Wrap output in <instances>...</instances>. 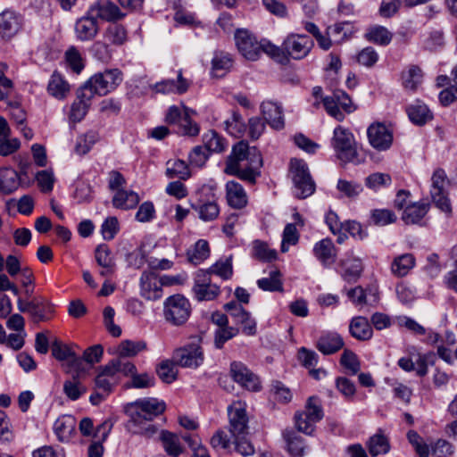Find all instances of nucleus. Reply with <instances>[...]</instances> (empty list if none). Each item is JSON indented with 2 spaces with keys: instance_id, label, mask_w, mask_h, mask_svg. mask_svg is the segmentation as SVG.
I'll list each match as a JSON object with an SVG mask.
<instances>
[{
  "instance_id": "nucleus-14",
  "label": "nucleus",
  "mask_w": 457,
  "mask_h": 457,
  "mask_svg": "<svg viewBox=\"0 0 457 457\" xmlns=\"http://www.w3.org/2000/svg\"><path fill=\"white\" fill-rule=\"evenodd\" d=\"M230 375L235 382L249 391L261 389L259 378L241 361L231 362Z\"/></svg>"
},
{
  "instance_id": "nucleus-52",
  "label": "nucleus",
  "mask_w": 457,
  "mask_h": 457,
  "mask_svg": "<svg viewBox=\"0 0 457 457\" xmlns=\"http://www.w3.org/2000/svg\"><path fill=\"white\" fill-rule=\"evenodd\" d=\"M303 411L306 413L309 420L312 421L315 425L317 422L320 421L324 416L321 403L320 399L315 396L308 398Z\"/></svg>"
},
{
  "instance_id": "nucleus-48",
  "label": "nucleus",
  "mask_w": 457,
  "mask_h": 457,
  "mask_svg": "<svg viewBox=\"0 0 457 457\" xmlns=\"http://www.w3.org/2000/svg\"><path fill=\"white\" fill-rule=\"evenodd\" d=\"M204 148L209 152L220 153L225 150L226 140L215 130H209L203 136Z\"/></svg>"
},
{
  "instance_id": "nucleus-13",
  "label": "nucleus",
  "mask_w": 457,
  "mask_h": 457,
  "mask_svg": "<svg viewBox=\"0 0 457 457\" xmlns=\"http://www.w3.org/2000/svg\"><path fill=\"white\" fill-rule=\"evenodd\" d=\"M367 136L370 145L377 151H386L393 143V132L381 122L369 126Z\"/></svg>"
},
{
  "instance_id": "nucleus-5",
  "label": "nucleus",
  "mask_w": 457,
  "mask_h": 457,
  "mask_svg": "<svg viewBox=\"0 0 457 457\" xmlns=\"http://www.w3.org/2000/svg\"><path fill=\"white\" fill-rule=\"evenodd\" d=\"M290 167L295 195L300 199L312 195L315 191V183L307 164L302 160L294 159L291 161Z\"/></svg>"
},
{
  "instance_id": "nucleus-16",
  "label": "nucleus",
  "mask_w": 457,
  "mask_h": 457,
  "mask_svg": "<svg viewBox=\"0 0 457 457\" xmlns=\"http://www.w3.org/2000/svg\"><path fill=\"white\" fill-rule=\"evenodd\" d=\"M174 362L184 368H197L204 361V353L197 345H188L173 353Z\"/></svg>"
},
{
  "instance_id": "nucleus-53",
  "label": "nucleus",
  "mask_w": 457,
  "mask_h": 457,
  "mask_svg": "<svg viewBox=\"0 0 457 457\" xmlns=\"http://www.w3.org/2000/svg\"><path fill=\"white\" fill-rule=\"evenodd\" d=\"M98 136L94 131H88L78 137L75 144V152L79 155H84L90 151L94 144L97 141Z\"/></svg>"
},
{
  "instance_id": "nucleus-59",
  "label": "nucleus",
  "mask_w": 457,
  "mask_h": 457,
  "mask_svg": "<svg viewBox=\"0 0 457 457\" xmlns=\"http://www.w3.org/2000/svg\"><path fill=\"white\" fill-rule=\"evenodd\" d=\"M337 188L348 198L356 197L362 191V186L360 183L348 181L345 179H339L337 185Z\"/></svg>"
},
{
  "instance_id": "nucleus-38",
  "label": "nucleus",
  "mask_w": 457,
  "mask_h": 457,
  "mask_svg": "<svg viewBox=\"0 0 457 457\" xmlns=\"http://www.w3.org/2000/svg\"><path fill=\"white\" fill-rule=\"evenodd\" d=\"M415 265L411 253H403L395 257L391 264V271L396 277H404Z\"/></svg>"
},
{
  "instance_id": "nucleus-15",
  "label": "nucleus",
  "mask_w": 457,
  "mask_h": 457,
  "mask_svg": "<svg viewBox=\"0 0 457 457\" xmlns=\"http://www.w3.org/2000/svg\"><path fill=\"white\" fill-rule=\"evenodd\" d=\"M51 350L56 360L65 362L67 372L71 370L79 372L84 370L82 368V359L77 356L69 345L62 344L60 340L54 339Z\"/></svg>"
},
{
  "instance_id": "nucleus-18",
  "label": "nucleus",
  "mask_w": 457,
  "mask_h": 457,
  "mask_svg": "<svg viewBox=\"0 0 457 457\" xmlns=\"http://www.w3.org/2000/svg\"><path fill=\"white\" fill-rule=\"evenodd\" d=\"M22 16L12 11L6 9L0 13V37L9 40L13 37L22 28Z\"/></svg>"
},
{
  "instance_id": "nucleus-28",
  "label": "nucleus",
  "mask_w": 457,
  "mask_h": 457,
  "mask_svg": "<svg viewBox=\"0 0 457 457\" xmlns=\"http://www.w3.org/2000/svg\"><path fill=\"white\" fill-rule=\"evenodd\" d=\"M313 253L324 266L330 265L336 261L337 250L330 238H324L317 242L313 247Z\"/></svg>"
},
{
  "instance_id": "nucleus-25",
  "label": "nucleus",
  "mask_w": 457,
  "mask_h": 457,
  "mask_svg": "<svg viewBox=\"0 0 457 457\" xmlns=\"http://www.w3.org/2000/svg\"><path fill=\"white\" fill-rule=\"evenodd\" d=\"M423 71L415 64L408 65L401 73L402 86L407 91L415 92L423 82Z\"/></svg>"
},
{
  "instance_id": "nucleus-2",
  "label": "nucleus",
  "mask_w": 457,
  "mask_h": 457,
  "mask_svg": "<svg viewBox=\"0 0 457 457\" xmlns=\"http://www.w3.org/2000/svg\"><path fill=\"white\" fill-rule=\"evenodd\" d=\"M330 144L336 157L341 162L360 164L364 161L359 154L355 137L348 129L342 126L336 127Z\"/></svg>"
},
{
  "instance_id": "nucleus-41",
  "label": "nucleus",
  "mask_w": 457,
  "mask_h": 457,
  "mask_svg": "<svg viewBox=\"0 0 457 457\" xmlns=\"http://www.w3.org/2000/svg\"><path fill=\"white\" fill-rule=\"evenodd\" d=\"M165 173L169 179L186 180L190 177L187 164L180 159L169 160L166 163Z\"/></svg>"
},
{
  "instance_id": "nucleus-45",
  "label": "nucleus",
  "mask_w": 457,
  "mask_h": 457,
  "mask_svg": "<svg viewBox=\"0 0 457 457\" xmlns=\"http://www.w3.org/2000/svg\"><path fill=\"white\" fill-rule=\"evenodd\" d=\"M257 285L263 291L282 292L283 283L280 271L278 270H271L268 278L258 279Z\"/></svg>"
},
{
  "instance_id": "nucleus-46",
  "label": "nucleus",
  "mask_w": 457,
  "mask_h": 457,
  "mask_svg": "<svg viewBox=\"0 0 457 457\" xmlns=\"http://www.w3.org/2000/svg\"><path fill=\"white\" fill-rule=\"evenodd\" d=\"M225 129L235 137H242L246 130V126L240 113L233 112L231 116L224 121Z\"/></svg>"
},
{
  "instance_id": "nucleus-30",
  "label": "nucleus",
  "mask_w": 457,
  "mask_h": 457,
  "mask_svg": "<svg viewBox=\"0 0 457 457\" xmlns=\"http://www.w3.org/2000/svg\"><path fill=\"white\" fill-rule=\"evenodd\" d=\"M349 332L353 337L360 341L370 340L373 336V330L368 319L362 316L352 319Z\"/></svg>"
},
{
  "instance_id": "nucleus-10",
  "label": "nucleus",
  "mask_w": 457,
  "mask_h": 457,
  "mask_svg": "<svg viewBox=\"0 0 457 457\" xmlns=\"http://www.w3.org/2000/svg\"><path fill=\"white\" fill-rule=\"evenodd\" d=\"M313 46V40L309 36L291 33L284 39L282 50L291 58L301 60L309 54Z\"/></svg>"
},
{
  "instance_id": "nucleus-34",
  "label": "nucleus",
  "mask_w": 457,
  "mask_h": 457,
  "mask_svg": "<svg viewBox=\"0 0 457 457\" xmlns=\"http://www.w3.org/2000/svg\"><path fill=\"white\" fill-rule=\"evenodd\" d=\"M341 275L347 282L355 281L362 270L361 261L358 258L348 256L341 262Z\"/></svg>"
},
{
  "instance_id": "nucleus-24",
  "label": "nucleus",
  "mask_w": 457,
  "mask_h": 457,
  "mask_svg": "<svg viewBox=\"0 0 457 457\" xmlns=\"http://www.w3.org/2000/svg\"><path fill=\"white\" fill-rule=\"evenodd\" d=\"M112 423L105 420L96 428L94 437L96 441L92 442L87 449L88 457H102L104 453L103 442H104L112 429Z\"/></svg>"
},
{
  "instance_id": "nucleus-3",
  "label": "nucleus",
  "mask_w": 457,
  "mask_h": 457,
  "mask_svg": "<svg viewBox=\"0 0 457 457\" xmlns=\"http://www.w3.org/2000/svg\"><path fill=\"white\" fill-rule=\"evenodd\" d=\"M235 41L240 54L247 60L256 61L262 52L276 56L280 49L270 42H258L255 37L246 29H237Z\"/></svg>"
},
{
  "instance_id": "nucleus-27",
  "label": "nucleus",
  "mask_w": 457,
  "mask_h": 457,
  "mask_svg": "<svg viewBox=\"0 0 457 457\" xmlns=\"http://www.w3.org/2000/svg\"><path fill=\"white\" fill-rule=\"evenodd\" d=\"M90 13L108 21L120 20L125 16L115 4L108 0L99 1L95 6L91 7Z\"/></svg>"
},
{
  "instance_id": "nucleus-31",
  "label": "nucleus",
  "mask_w": 457,
  "mask_h": 457,
  "mask_svg": "<svg viewBox=\"0 0 457 457\" xmlns=\"http://www.w3.org/2000/svg\"><path fill=\"white\" fill-rule=\"evenodd\" d=\"M429 204L425 202H417L408 204L403 212L402 220L405 224H419L426 216Z\"/></svg>"
},
{
  "instance_id": "nucleus-54",
  "label": "nucleus",
  "mask_w": 457,
  "mask_h": 457,
  "mask_svg": "<svg viewBox=\"0 0 457 457\" xmlns=\"http://www.w3.org/2000/svg\"><path fill=\"white\" fill-rule=\"evenodd\" d=\"M406 436L419 457L429 456L428 445L424 442L423 438L415 430H409Z\"/></svg>"
},
{
  "instance_id": "nucleus-12",
  "label": "nucleus",
  "mask_w": 457,
  "mask_h": 457,
  "mask_svg": "<svg viewBox=\"0 0 457 457\" xmlns=\"http://www.w3.org/2000/svg\"><path fill=\"white\" fill-rule=\"evenodd\" d=\"M448 180L444 170L437 169L431 178L430 195L436 205L445 212H451V205L446 195Z\"/></svg>"
},
{
  "instance_id": "nucleus-33",
  "label": "nucleus",
  "mask_w": 457,
  "mask_h": 457,
  "mask_svg": "<svg viewBox=\"0 0 457 457\" xmlns=\"http://www.w3.org/2000/svg\"><path fill=\"white\" fill-rule=\"evenodd\" d=\"M47 91L54 98L62 100L70 92V85L60 73L54 71L49 79Z\"/></svg>"
},
{
  "instance_id": "nucleus-56",
  "label": "nucleus",
  "mask_w": 457,
  "mask_h": 457,
  "mask_svg": "<svg viewBox=\"0 0 457 457\" xmlns=\"http://www.w3.org/2000/svg\"><path fill=\"white\" fill-rule=\"evenodd\" d=\"M340 363L351 375H356L361 370V362L357 355L347 349L342 353Z\"/></svg>"
},
{
  "instance_id": "nucleus-61",
  "label": "nucleus",
  "mask_w": 457,
  "mask_h": 457,
  "mask_svg": "<svg viewBox=\"0 0 457 457\" xmlns=\"http://www.w3.org/2000/svg\"><path fill=\"white\" fill-rule=\"evenodd\" d=\"M95 257L101 268H110L112 264H115L112 252L106 245H100L96 247Z\"/></svg>"
},
{
  "instance_id": "nucleus-26",
  "label": "nucleus",
  "mask_w": 457,
  "mask_h": 457,
  "mask_svg": "<svg viewBox=\"0 0 457 457\" xmlns=\"http://www.w3.org/2000/svg\"><path fill=\"white\" fill-rule=\"evenodd\" d=\"M226 197L229 206L242 209L247 204V195L241 184L234 180L226 184Z\"/></svg>"
},
{
  "instance_id": "nucleus-40",
  "label": "nucleus",
  "mask_w": 457,
  "mask_h": 457,
  "mask_svg": "<svg viewBox=\"0 0 457 457\" xmlns=\"http://www.w3.org/2000/svg\"><path fill=\"white\" fill-rule=\"evenodd\" d=\"M146 349L145 341L122 340L117 347V354L120 358H131Z\"/></svg>"
},
{
  "instance_id": "nucleus-39",
  "label": "nucleus",
  "mask_w": 457,
  "mask_h": 457,
  "mask_svg": "<svg viewBox=\"0 0 457 457\" xmlns=\"http://www.w3.org/2000/svg\"><path fill=\"white\" fill-rule=\"evenodd\" d=\"M365 38L379 46H387L392 41L393 34L386 27L374 25L367 29Z\"/></svg>"
},
{
  "instance_id": "nucleus-63",
  "label": "nucleus",
  "mask_w": 457,
  "mask_h": 457,
  "mask_svg": "<svg viewBox=\"0 0 457 457\" xmlns=\"http://www.w3.org/2000/svg\"><path fill=\"white\" fill-rule=\"evenodd\" d=\"M295 423L297 430L305 435L312 436L315 431L316 425L309 420L306 413L303 411H297L295 414Z\"/></svg>"
},
{
  "instance_id": "nucleus-47",
  "label": "nucleus",
  "mask_w": 457,
  "mask_h": 457,
  "mask_svg": "<svg viewBox=\"0 0 457 457\" xmlns=\"http://www.w3.org/2000/svg\"><path fill=\"white\" fill-rule=\"evenodd\" d=\"M369 452L372 456L386 454L390 450L388 438L380 431L372 436L368 443Z\"/></svg>"
},
{
  "instance_id": "nucleus-51",
  "label": "nucleus",
  "mask_w": 457,
  "mask_h": 457,
  "mask_svg": "<svg viewBox=\"0 0 457 457\" xmlns=\"http://www.w3.org/2000/svg\"><path fill=\"white\" fill-rule=\"evenodd\" d=\"M104 37L107 43L120 46L127 40V31L121 25L111 24L106 29Z\"/></svg>"
},
{
  "instance_id": "nucleus-55",
  "label": "nucleus",
  "mask_w": 457,
  "mask_h": 457,
  "mask_svg": "<svg viewBox=\"0 0 457 457\" xmlns=\"http://www.w3.org/2000/svg\"><path fill=\"white\" fill-rule=\"evenodd\" d=\"M175 364L170 361H163L156 368V373L163 382L171 383L176 379L178 370Z\"/></svg>"
},
{
  "instance_id": "nucleus-43",
  "label": "nucleus",
  "mask_w": 457,
  "mask_h": 457,
  "mask_svg": "<svg viewBox=\"0 0 457 457\" xmlns=\"http://www.w3.org/2000/svg\"><path fill=\"white\" fill-rule=\"evenodd\" d=\"M210 255V248L208 242L204 239L198 240L195 245L188 249L187 252V257L188 262L197 265L206 260Z\"/></svg>"
},
{
  "instance_id": "nucleus-35",
  "label": "nucleus",
  "mask_w": 457,
  "mask_h": 457,
  "mask_svg": "<svg viewBox=\"0 0 457 457\" xmlns=\"http://www.w3.org/2000/svg\"><path fill=\"white\" fill-rule=\"evenodd\" d=\"M283 437L287 444V449L293 457H303L305 445L303 439L297 432L287 429L283 432Z\"/></svg>"
},
{
  "instance_id": "nucleus-4",
  "label": "nucleus",
  "mask_w": 457,
  "mask_h": 457,
  "mask_svg": "<svg viewBox=\"0 0 457 457\" xmlns=\"http://www.w3.org/2000/svg\"><path fill=\"white\" fill-rule=\"evenodd\" d=\"M123 80L119 69L105 70L93 75L82 87L92 92V96H105L113 91Z\"/></svg>"
},
{
  "instance_id": "nucleus-7",
  "label": "nucleus",
  "mask_w": 457,
  "mask_h": 457,
  "mask_svg": "<svg viewBox=\"0 0 457 457\" xmlns=\"http://www.w3.org/2000/svg\"><path fill=\"white\" fill-rule=\"evenodd\" d=\"M228 430L231 437L243 438L249 434L248 416L246 403L242 401H234L228 406Z\"/></svg>"
},
{
  "instance_id": "nucleus-60",
  "label": "nucleus",
  "mask_w": 457,
  "mask_h": 457,
  "mask_svg": "<svg viewBox=\"0 0 457 457\" xmlns=\"http://www.w3.org/2000/svg\"><path fill=\"white\" fill-rule=\"evenodd\" d=\"M299 234L296 227L293 223H288L283 231V239L281 243V252L288 251L290 245H294L298 242Z\"/></svg>"
},
{
  "instance_id": "nucleus-8",
  "label": "nucleus",
  "mask_w": 457,
  "mask_h": 457,
  "mask_svg": "<svg viewBox=\"0 0 457 457\" xmlns=\"http://www.w3.org/2000/svg\"><path fill=\"white\" fill-rule=\"evenodd\" d=\"M17 307L21 312H28L33 322L36 323L49 320V314L53 312V305L41 295L35 296L30 300H23L19 297Z\"/></svg>"
},
{
  "instance_id": "nucleus-32",
  "label": "nucleus",
  "mask_w": 457,
  "mask_h": 457,
  "mask_svg": "<svg viewBox=\"0 0 457 457\" xmlns=\"http://www.w3.org/2000/svg\"><path fill=\"white\" fill-rule=\"evenodd\" d=\"M233 60L229 54L217 51L212 60V71L211 73L213 77L222 78L231 69Z\"/></svg>"
},
{
  "instance_id": "nucleus-1",
  "label": "nucleus",
  "mask_w": 457,
  "mask_h": 457,
  "mask_svg": "<svg viewBox=\"0 0 457 457\" xmlns=\"http://www.w3.org/2000/svg\"><path fill=\"white\" fill-rule=\"evenodd\" d=\"M262 157L256 147L250 148L248 143L242 140L236 144L226 162L225 172L236 176L250 184H254L261 175Z\"/></svg>"
},
{
  "instance_id": "nucleus-36",
  "label": "nucleus",
  "mask_w": 457,
  "mask_h": 457,
  "mask_svg": "<svg viewBox=\"0 0 457 457\" xmlns=\"http://www.w3.org/2000/svg\"><path fill=\"white\" fill-rule=\"evenodd\" d=\"M160 440L166 453L171 457H178L183 452L179 436L168 430H162Z\"/></svg>"
},
{
  "instance_id": "nucleus-29",
  "label": "nucleus",
  "mask_w": 457,
  "mask_h": 457,
  "mask_svg": "<svg viewBox=\"0 0 457 457\" xmlns=\"http://www.w3.org/2000/svg\"><path fill=\"white\" fill-rule=\"evenodd\" d=\"M344 346L343 338L337 333L329 332L322 335L317 341L316 347L323 354H333Z\"/></svg>"
},
{
  "instance_id": "nucleus-42",
  "label": "nucleus",
  "mask_w": 457,
  "mask_h": 457,
  "mask_svg": "<svg viewBox=\"0 0 457 457\" xmlns=\"http://www.w3.org/2000/svg\"><path fill=\"white\" fill-rule=\"evenodd\" d=\"M407 113L410 120L417 125H423L432 119V113L428 106L420 102L410 105Z\"/></svg>"
},
{
  "instance_id": "nucleus-21",
  "label": "nucleus",
  "mask_w": 457,
  "mask_h": 457,
  "mask_svg": "<svg viewBox=\"0 0 457 457\" xmlns=\"http://www.w3.org/2000/svg\"><path fill=\"white\" fill-rule=\"evenodd\" d=\"M99 29L97 19L93 13L79 19L75 23L76 37L80 41L92 40Z\"/></svg>"
},
{
  "instance_id": "nucleus-20",
  "label": "nucleus",
  "mask_w": 457,
  "mask_h": 457,
  "mask_svg": "<svg viewBox=\"0 0 457 457\" xmlns=\"http://www.w3.org/2000/svg\"><path fill=\"white\" fill-rule=\"evenodd\" d=\"M93 98L92 92L81 87L77 92V98L71 107L70 119L73 122L80 121L87 114Z\"/></svg>"
},
{
  "instance_id": "nucleus-9",
  "label": "nucleus",
  "mask_w": 457,
  "mask_h": 457,
  "mask_svg": "<svg viewBox=\"0 0 457 457\" xmlns=\"http://www.w3.org/2000/svg\"><path fill=\"white\" fill-rule=\"evenodd\" d=\"M136 408L135 413L131 416V422L133 424H140L143 420H152L154 417L162 414L165 409L166 404L163 401L156 398H144L136 401L133 403Z\"/></svg>"
},
{
  "instance_id": "nucleus-62",
  "label": "nucleus",
  "mask_w": 457,
  "mask_h": 457,
  "mask_svg": "<svg viewBox=\"0 0 457 457\" xmlns=\"http://www.w3.org/2000/svg\"><path fill=\"white\" fill-rule=\"evenodd\" d=\"M239 330L234 327H224L219 328L214 336V345L216 348L221 349L224 344L233 338L235 336L238 334Z\"/></svg>"
},
{
  "instance_id": "nucleus-58",
  "label": "nucleus",
  "mask_w": 457,
  "mask_h": 457,
  "mask_svg": "<svg viewBox=\"0 0 457 457\" xmlns=\"http://www.w3.org/2000/svg\"><path fill=\"white\" fill-rule=\"evenodd\" d=\"M155 384V378L153 375L144 372L136 373L130 379V382L127 384V387L131 388H149L154 386Z\"/></svg>"
},
{
  "instance_id": "nucleus-57",
  "label": "nucleus",
  "mask_w": 457,
  "mask_h": 457,
  "mask_svg": "<svg viewBox=\"0 0 457 457\" xmlns=\"http://www.w3.org/2000/svg\"><path fill=\"white\" fill-rule=\"evenodd\" d=\"M199 218L204 221H212L215 220L219 213L220 208L214 202H207L199 206L195 207Z\"/></svg>"
},
{
  "instance_id": "nucleus-23",
  "label": "nucleus",
  "mask_w": 457,
  "mask_h": 457,
  "mask_svg": "<svg viewBox=\"0 0 457 457\" xmlns=\"http://www.w3.org/2000/svg\"><path fill=\"white\" fill-rule=\"evenodd\" d=\"M76 419L72 415H62L54 424V431L59 441L67 443L76 434Z\"/></svg>"
},
{
  "instance_id": "nucleus-11",
  "label": "nucleus",
  "mask_w": 457,
  "mask_h": 457,
  "mask_svg": "<svg viewBox=\"0 0 457 457\" xmlns=\"http://www.w3.org/2000/svg\"><path fill=\"white\" fill-rule=\"evenodd\" d=\"M193 293L197 301L214 300L220 293V287L212 282L208 272L199 270L194 277Z\"/></svg>"
},
{
  "instance_id": "nucleus-22",
  "label": "nucleus",
  "mask_w": 457,
  "mask_h": 457,
  "mask_svg": "<svg viewBox=\"0 0 457 457\" xmlns=\"http://www.w3.org/2000/svg\"><path fill=\"white\" fill-rule=\"evenodd\" d=\"M263 118L274 129L280 130L285 127L282 106L271 101H265L261 105Z\"/></svg>"
},
{
  "instance_id": "nucleus-17",
  "label": "nucleus",
  "mask_w": 457,
  "mask_h": 457,
  "mask_svg": "<svg viewBox=\"0 0 457 457\" xmlns=\"http://www.w3.org/2000/svg\"><path fill=\"white\" fill-rule=\"evenodd\" d=\"M140 295L147 301H156L162 296V283L159 277L152 270L142 273L139 281Z\"/></svg>"
},
{
  "instance_id": "nucleus-37",
  "label": "nucleus",
  "mask_w": 457,
  "mask_h": 457,
  "mask_svg": "<svg viewBox=\"0 0 457 457\" xmlns=\"http://www.w3.org/2000/svg\"><path fill=\"white\" fill-rule=\"evenodd\" d=\"M138 195L133 191L118 190L112 198L114 207L129 210L135 208L139 203Z\"/></svg>"
},
{
  "instance_id": "nucleus-19",
  "label": "nucleus",
  "mask_w": 457,
  "mask_h": 457,
  "mask_svg": "<svg viewBox=\"0 0 457 457\" xmlns=\"http://www.w3.org/2000/svg\"><path fill=\"white\" fill-rule=\"evenodd\" d=\"M190 86V82L185 79L182 75V71H179L177 76V79H164L151 86V88L155 93L163 95L168 94H178L182 95L186 93Z\"/></svg>"
},
{
  "instance_id": "nucleus-44",
  "label": "nucleus",
  "mask_w": 457,
  "mask_h": 457,
  "mask_svg": "<svg viewBox=\"0 0 457 457\" xmlns=\"http://www.w3.org/2000/svg\"><path fill=\"white\" fill-rule=\"evenodd\" d=\"M252 256L261 262H269L277 259V252L270 248L267 243L257 239L253 242Z\"/></svg>"
},
{
  "instance_id": "nucleus-50",
  "label": "nucleus",
  "mask_w": 457,
  "mask_h": 457,
  "mask_svg": "<svg viewBox=\"0 0 457 457\" xmlns=\"http://www.w3.org/2000/svg\"><path fill=\"white\" fill-rule=\"evenodd\" d=\"M86 391V386L79 380L78 376H73L63 383V393L71 401L80 398Z\"/></svg>"
},
{
  "instance_id": "nucleus-49",
  "label": "nucleus",
  "mask_w": 457,
  "mask_h": 457,
  "mask_svg": "<svg viewBox=\"0 0 457 457\" xmlns=\"http://www.w3.org/2000/svg\"><path fill=\"white\" fill-rule=\"evenodd\" d=\"M204 270L208 272L210 277L212 274H214L222 279L227 280L230 278L233 274L231 257L220 259L212 264L209 269Z\"/></svg>"
},
{
  "instance_id": "nucleus-64",
  "label": "nucleus",
  "mask_w": 457,
  "mask_h": 457,
  "mask_svg": "<svg viewBox=\"0 0 457 457\" xmlns=\"http://www.w3.org/2000/svg\"><path fill=\"white\" fill-rule=\"evenodd\" d=\"M391 177L386 173H372L365 179V185L373 190H378L382 187L391 184Z\"/></svg>"
},
{
  "instance_id": "nucleus-6",
  "label": "nucleus",
  "mask_w": 457,
  "mask_h": 457,
  "mask_svg": "<svg viewBox=\"0 0 457 457\" xmlns=\"http://www.w3.org/2000/svg\"><path fill=\"white\" fill-rule=\"evenodd\" d=\"M191 313V304L184 295H173L169 296L163 303L165 320L174 326L184 324Z\"/></svg>"
}]
</instances>
